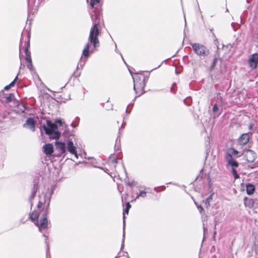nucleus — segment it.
I'll list each match as a JSON object with an SVG mask.
<instances>
[{
	"instance_id": "f257e3e1",
	"label": "nucleus",
	"mask_w": 258,
	"mask_h": 258,
	"mask_svg": "<svg viewBox=\"0 0 258 258\" xmlns=\"http://www.w3.org/2000/svg\"><path fill=\"white\" fill-rule=\"evenodd\" d=\"M100 0H91L90 6L92 9L96 10L94 11L93 14L90 12V17L93 22V26L91 28L89 36V41L92 43L94 48L98 47L99 45V41L98 36L99 34L98 25L100 23L101 16L99 13Z\"/></svg>"
},
{
	"instance_id": "f03ea898",
	"label": "nucleus",
	"mask_w": 258,
	"mask_h": 258,
	"mask_svg": "<svg viewBox=\"0 0 258 258\" xmlns=\"http://www.w3.org/2000/svg\"><path fill=\"white\" fill-rule=\"evenodd\" d=\"M47 210L46 208L45 210L42 211V217L40 223L38 222V218L39 216V213L38 211H34L30 216L31 220L39 228L40 231H41V229H44L47 227Z\"/></svg>"
},
{
	"instance_id": "7ed1b4c3",
	"label": "nucleus",
	"mask_w": 258,
	"mask_h": 258,
	"mask_svg": "<svg viewBox=\"0 0 258 258\" xmlns=\"http://www.w3.org/2000/svg\"><path fill=\"white\" fill-rule=\"evenodd\" d=\"M46 134L49 136L50 138L57 139L60 136V133L58 132L57 126L54 123L49 120H46V124L42 126Z\"/></svg>"
},
{
	"instance_id": "20e7f679",
	"label": "nucleus",
	"mask_w": 258,
	"mask_h": 258,
	"mask_svg": "<svg viewBox=\"0 0 258 258\" xmlns=\"http://www.w3.org/2000/svg\"><path fill=\"white\" fill-rule=\"evenodd\" d=\"M77 139L75 136L71 135L67 140V149L69 152L78 158V154L76 150Z\"/></svg>"
},
{
	"instance_id": "39448f33",
	"label": "nucleus",
	"mask_w": 258,
	"mask_h": 258,
	"mask_svg": "<svg viewBox=\"0 0 258 258\" xmlns=\"http://www.w3.org/2000/svg\"><path fill=\"white\" fill-rule=\"evenodd\" d=\"M138 76L137 75L133 77L134 83V89L138 96H140L144 92V88L145 83L144 80H140L139 82L138 81Z\"/></svg>"
},
{
	"instance_id": "423d86ee",
	"label": "nucleus",
	"mask_w": 258,
	"mask_h": 258,
	"mask_svg": "<svg viewBox=\"0 0 258 258\" xmlns=\"http://www.w3.org/2000/svg\"><path fill=\"white\" fill-rule=\"evenodd\" d=\"M238 152L234 149H230L226 153L225 158L229 165L230 166H238V162L234 159L233 156H236Z\"/></svg>"
},
{
	"instance_id": "0eeeda50",
	"label": "nucleus",
	"mask_w": 258,
	"mask_h": 258,
	"mask_svg": "<svg viewBox=\"0 0 258 258\" xmlns=\"http://www.w3.org/2000/svg\"><path fill=\"white\" fill-rule=\"evenodd\" d=\"M194 51L199 55L206 56L209 53V50L203 45L199 43H194L191 44Z\"/></svg>"
},
{
	"instance_id": "6e6552de",
	"label": "nucleus",
	"mask_w": 258,
	"mask_h": 258,
	"mask_svg": "<svg viewBox=\"0 0 258 258\" xmlns=\"http://www.w3.org/2000/svg\"><path fill=\"white\" fill-rule=\"evenodd\" d=\"M249 67L252 69H255L258 64V54L254 53L251 55L248 59Z\"/></svg>"
},
{
	"instance_id": "1a4fd4ad",
	"label": "nucleus",
	"mask_w": 258,
	"mask_h": 258,
	"mask_svg": "<svg viewBox=\"0 0 258 258\" xmlns=\"http://www.w3.org/2000/svg\"><path fill=\"white\" fill-rule=\"evenodd\" d=\"M244 155L248 162H253L255 160L256 154L252 150H247Z\"/></svg>"
},
{
	"instance_id": "9d476101",
	"label": "nucleus",
	"mask_w": 258,
	"mask_h": 258,
	"mask_svg": "<svg viewBox=\"0 0 258 258\" xmlns=\"http://www.w3.org/2000/svg\"><path fill=\"white\" fill-rule=\"evenodd\" d=\"M250 137L248 133L243 134L238 139V143L241 146L245 145L249 141Z\"/></svg>"
},
{
	"instance_id": "9b49d317",
	"label": "nucleus",
	"mask_w": 258,
	"mask_h": 258,
	"mask_svg": "<svg viewBox=\"0 0 258 258\" xmlns=\"http://www.w3.org/2000/svg\"><path fill=\"white\" fill-rule=\"evenodd\" d=\"M35 123L36 122L34 118L30 117L27 119L26 122L24 124V126L29 128L32 131H34L35 127Z\"/></svg>"
},
{
	"instance_id": "f8f14e48",
	"label": "nucleus",
	"mask_w": 258,
	"mask_h": 258,
	"mask_svg": "<svg viewBox=\"0 0 258 258\" xmlns=\"http://www.w3.org/2000/svg\"><path fill=\"white\" fill-rule=\"evenodd\" d=\"M44 152L46 155H51L53 152V147L51 144H48L43 146Z\"/></svg>"
},
{
	"instance_id": "ddd939ff",
	"label": "nucleus",
	"mask_w": 258,
	"mask_h": 258,
	"mask_svg": "<svg viewBox=\"0 0 258 258\" xmlns=\"http://www.w3.org/2000/svg\"><path fill=\"white\" fill-rule=\"evenodd\" d=\"M56 148L59 150L62 153H64L66 152V144L62 142H59L56 141L55 142Z\"/></svg>"
},
{
	"instance_id": "4468645a",
	"label": "nucleus",
	"mask_w": 258,
	"mask_h": 258,
	"mask_svg": "<svg viewBox=\"0 0 258 258\" xmlns=\"http://www.w3.org/2000/svg\"><path fill=\"white\" fill-rule=\"evenodd\" d=\"M39 201L37 205V207L40 209L42 205L45 206L46 204V196L44 194H41L39 196Z\"/></svg>"
},
{
	"instance_id": "2eb2a0df",
	"label": "nucleus",
	"mask_w": 258,
	"mask_h": 258,
	"mask_svg": "<svg viewBox=\"0 0 258 258\" xmlns=\"http://www.w3.org/2000/svg\"><path fill=\"white\" fill-rule=\"evenodd\" d=\"M246 192L248 195H251L253 194L255 190V187L252 184H247L246 186Z\"/></svg>"
},
{
	"instance_id": "dca6fc26",
	"label": "nucleus",
	"mask_w": 258,
	"mask_h": 258,
	"mask_svg": "<svg viewBox=\"0 0 258 258\" xmlns=\"http://www.w3.org/2000/svg\"><path fill=\"white\" fill-rule=\"evenodd\" d=\"M254 203V201L251 199H247L246 198L244 200V205L249 208H251L253 206Z\"/></svg>"
},
{
	"instance_id": "f3484780",
	"label": "nucleus",
	"mask_w": 258,
	"mask_h": 258,
	"mask_svg": "<svg viewBox=\"0 0 258 258\" xmlns=\"http://www.w3.org/2000/svg\"><path fill=\"white\" fill-rule=\"evenodd\" d=\"M89 48H90V44L89 43H87L85 48L83 50V55H84L85 57H87L89 55Z\"/></svg>"
},
{
	"instance_id": "a211bd4d",
	"label": "nucleus",
	"mask_w": 258,
	"mask_h": 258,
	"mask_svg": "<svg viewBox=\"0 0 258 258\" xmlns=\"http://www.w3.org/2000/svg\"><path fill=\"white\" fill-rule=\"evenodd\" d=\"M37 188H38V185L36 184H34L33 188H32V193H31V195L30 199V200L31 201L32 199H33L34 198V197L35 196V194L37 190Z\"/></svg>"
},
{
	"instance_id": "6ab92c4d",
	"label": "nucleus",
	"mask_w": 258,
	"mask_h": 258,
	"mask_svg": "<svg viewBox=\"0 0 258 258\" xmlns=\"http://www.w3.org/2000/svg\"><path fill=\"white\" fill-rule=\"evenodd\" d=\"M147 196V192L145 190H140L139 193L138 194L136 198L135 199L136 201L137 199H139L140 197L145 198Z\"/></svg>"
},
{
	"instance_id": "aec40b11",
	"label": "nucleus",
	"mask_w": 258,
	"mask_h": 258,
	"mask_svg": "<svg viewBox=\"0 0 258 258\" xmlns=\"http://www.w3.org/2000/svg\"><path fill=\"white\" fill-rule=\"evenodd\" d=\"M212 200V196L211 195L208 198H207L205 201H203L205 203V206L208 208L210 206V202Z\"/></svg>"
},
{
	"instance_id": "412c9836",
	"label": "nucleus",
	"mask_w": 258,
	"mask_h": 258,
	"mask_svg": "<svg viewBox=\"0 0 258 258\" xmlns=\"http://www.w3.org/2000/svg\"><path fill=\"white\" fill-rule=\"evenodd\" d=\"M232 167V173L234 177V178L237 179L239 177V175H238L237 171L235 169L236 168L238 167V166H231Z\"/></svg>"
},
{
	"instance_id": "4be33fe9",
	"label": "nucleus",
	"mask_w": 258,
	"mask_h": 258,
	"mask_svg": "<svg viewBox=\"0 0 258 258\" xmlns=\"http://www.w3.org/2000/svg\"><path fill=\"white\" fill-rule=\"evenodd\" d=\"M29 47H30V43H29V41L28 40L26 43V48L25 49V53L26 56H27V55H31V52L28 50Z\"/></svg>"
},
{
	"instance_id": "5701e85b",
	"label": "nucleus",
	"mask_w": 258,
	"mask_h": 258,
	"mask_svg": "<svg viewBox=\"0 0 258 258\" xmlns=\"http://www.w3.org/2000/svg\"><path fill=\"white\" fill-rule=\"evenodd\" d=\"M12 98V95L10 94L8 96L6 97V102L8 103L11 102Z\"/></svg>"
},
{
	"instance_id": "b1692460",
	"label": "nucleus",
	"mask_w": 258,
	"mask_h": 258,
	"mask_svg": "<svg viewBox=\"0 0 258 258\" xmlns=\"http://www.w3.org/2000/svg\"><path fill=\"white\" fill-rule=\"evenodd\" d=\"M55 123H58L60 125L62 126L64 124V123L60 119H57L55 120Z\"/></svg>"
},
{
	"instance_id": "393cba45",
	"label": "nucleus",
	"mask_w": 258,
	"mask_h": 258,
	"mask_svg": "<svg viewBox=\"0 0 258 258\" xmlns=\"http://www.w3.org/2000/svg\"><path fill=\"white\" fill-rule=\"evenodd\" d=\"M195 204L197 205V208L199 210L200 213L202 214V212L204 211L203 208L201 206L198 205L196 202H195Z\"/></svg>"
},
{
	"instance_id": "a878e982",
	"label": "nucleus",
	"mask_w": 258,
	"mask_h": 258,
	"mask_svg": "<svg viewBox=\"0 0 258 258\" xmlns=\"http://www.w3.org/2000/svg\"><path fill=\"white\" fill-rule=\"evenodd\" d=\"M25 60L28 62H31L32 61L31 55H27V56H26Z\"/></svg>"
},
{
	"instance_id": "bb28decb",
	"label": "nucleus",
	"mask_w": 258,
	"mask_h": 258,
	"mask_svg": "<svg viewBox=\"0 0 258 258\" xmlns=\"http://www.w3.org/2000/svg\"><path fill=\"white\" fill-rule=\"evenodd\" d=\"M18 78V76H17L15 79H14V80L13 81H12L10 84L9 85H10V87H11L12 86H13L15 83V81L16 80H17Z\"/></svg>"
},
{
	"instance_id": "cd10ccee",
	"label": "nucleus",
	"mask_w": 258,
	"mask_h": 258,
	"mask_svg": "<svg viewBox=\"0 0 258 258\" xmlns=\"http://www.w3.org/2000/svg\"><path fill=\"white\" fill-rule=\"evenodd\" d=\"M218 107H217V105H216V104H215V105H214L213 107V111L215 112H216L217 110H218Z\"/></svg>"
},
{
	"instance_id": "c85d7f7f",
	"label": "nucleus",
	"mask_w": 258,
	"mask_h": 258,
	"mask_svg": "<svg viewBox=\"0 0 258 258\" xmlns=\"http://www.w3.org/2000/svg\"><path fill=\"white\" fill-rule=\"evenodd\" d=\"M27 68L30 69V70H31L32 68V61L31 62H28V64L27 65Z\"/></svg>"
},
{
	"instance_id": "c756f323",
	"label": "nucleus",
	"mask_w": 258,
	"mask_h": 258,
	"mask_svg": "<svg viewBox=\"0 0 258 258\" xmlns=\"http://www.w3.org/2000/svg\"><path fill=\"white\" fill-rule=\"evenodd\" d=\"M138 77V81H140V80H144V78L143 76H139L138 75H137Z\"/></svg>"
},
{
	"instance_id": "7c9ffc66",
	"label": "nucleus",
	"mask_w": 258,
	"mask_h": 258,
	"mask_svg": "<svg viewBox=\"0 0 258 258\" xmlns=\"http://www.w3.org/2000/svg\"><path fill=\"white\" fill-rule=\"evenodd\" d=\"M117 163V159H113L111 160V163L113 164V165L115 166V164Z\"/></svg>"
},
{
	"instance_id": "2f4dec72",
	"label": "nucleus",
	"mask_w": 258,
	"mask_h": 258,
	"mask_svg": "<svg viewBox=\"0 0 258 258\" xmlns=\"http://www.w3.org/2000/svg\"><path fill=\"white\" fill-rule=\"evenodd\" d=\"M128 211H129V209H126V208L123 212V214H128Z\"/></svg>"
},
{
	"instance_id": "473e14b6",
	"label": "nucleus",
	"mask_w": 258,
	"mask_h": 258,
	"mask_svg": "<svg viewBox=\"0 0 258 258\" xmlns=\"http://www.w3.org/2000/svg\"><path fill=\"white\" fill-rule=\"evenodd\" d=\"M131 207V205L130 204V203L128 202H127L126 203V209H130Z\"/></svg>"
},
{
	"instance_id": "72a5a7b5",
	"label": "nucleus",
	"mask_w": 258,
	"mask_h": 258,
	"mask_svg": "<svg viewBox=\"0 0 258 258\" xmlns=\"http://www.w3.org/2000/svg\"><path fill=\"white\" fill-rule=\"evenodd\" d=\"M11 87H10V85H7L5 87V90H8L9 88H10Z\"/></svg>"
},
{
	"instance_id": "f704fd0d",
	"label": "nucleus",
	"mask_w": 258,
	"mask_h": 258,
	"mask_svg": "<svg viewBox=\"0 0 258 258\" xmlns=\"http://www.w3.org/2000/svg\"><path fill=\"white\" fill-rule=\"evenodd\" d=\"M253 127V124H249V126H248V128L250 130H252Z\"/></svg>"
},
{
	"instance_id": "c9c22d12",
	"label": "nucleus",
	"mask_w": 258,
	"mask_h": 258,
	"mask_svg": "<svg viewBox=\"0 0 258 258\" xmlns=\"http://www.w3.org/2000/svg\"><path fill=\"white\" fill-rule=\"evenodd\" d=\"M124 232H123V240H122V247L123 246V243L124 242Z\"/></svg>"
},
{
	"instance_id": "e433bc0d",
	"label": "nucleus",
	"mask_w": 258,
	"mask_h": 258,
	"mask_svg": "<svg viewBox=\"0 0 258 258\" xmlns=\"http://www.w3.org/2000/svg\"><path fill=\"white\" fill-rule=\"evenodd\" d=\"M124 218H125V217L124 216H123V230L124 229V226H125V221H124Z\"/></svg>"
},
{
	"instance_id": "4c0bfd02",
	"label": "nucleus",
	"mask_w": 258,
	"mask_h": 258,
	"mask_svg": "<svg viewBox=\"0 0 258 258\" xmlns=\"http://www.w3.org/2000/svg\"><path fill=\"white\" fill-rule=\"evenodd\" d=\"M49 200H48V202L47 203V204H46V207H47H47H48V206H49Z\"/></svg>"
},
{
	"instance_id": "58836bf2",
	"label": "nucleus",
	"mask_w": 258,
	"mask_h": 258,
	"mask_svg": "<svg viewBox=\"0 0 258 258\" xmlns=\"http://www.w3.org/2000/svg\"><path fill=\"white\" fill-rule=\"evenodd\" d=\"M85 61H86V60L84 61L83 64L82 65L81 64V67H83V66L85 64Z\"/></svg>"
},
{
	"instance_id": "ea45409f",
	"label": "nucleus",
	"mask_w": 258,
	"mask_h": 258,
	"mask_svg": "<svg viewBox=\"0 0 258 258\" xmlns=\"http://www.w3.org/2000/svg\"><path fill=\"white\" fill-rule=\"evenodd\" d=\"M128 106L127 107V108H128ZM126 112H127V109H126Z\"/></svg>"
},
{
	"instance_id": "a19ab883",
	"label": "nucleus",
	"mask_w": 258,
	"mask_h": 258,
	"mask_svg": "<svg viewBox=\"0 0 258 258\" xmlns=\"http://www.w3.org/2000/svg\"><path fill=\"white\" fill-rule=\"evenodd\" d=\"M115 258H117V256L115 257Z\"/></svg>"
}]
</instances>
